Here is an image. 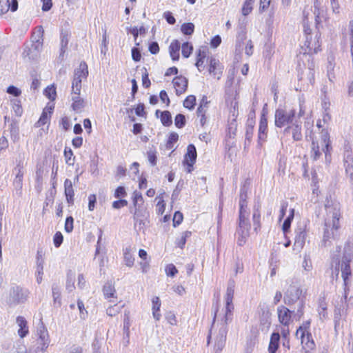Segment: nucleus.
<instances>
[{
	"instance_id": "obj_1",
	"label": "nucleus",
	"mask_w": 353,
	"mask_h": 353,
	"mask_svg": "<svg viewBox=\"0 0 353 353\" xmlns=\"http://www.w3.org/2000/svg\"><path fill=\"white\" fill-rule=\"evenodd\" d=\"M326 215L324 218V233L323 242L325 246L328 245L330 239H335L340 228L341 218V204L337 201L327 199L325 203Z\"/></svg>"
},
{
	"instance_id": "obj_2",
	"label": "nucleus",
	"mask_w": 353,
	"mask_h": 353,
	"mask_svg": "<svg viewBox=\"0 0 353 353\" xmlns=\"http://www.w3.org/2000/svg\"><path fill=\"white\" fill-rule=\"evenodd\" d=\"M314 14L315 16L316 28L319 29V25L325 19V14L324 10L319 8V3L316 1L314 3ZM303 32L305 35V41L304 46L306 47L304 54H313L317 53L321 50L320 37L321 34L319 31L316 33L314 39L312 37V30L309 25L307 23L306 20L303 21Z\"/></svg>"
},
{
	"instance_id": "obj_3",
	"label": "nucleus",
	"mask_w": 353,
	"mask_h": 353,
	"mask_svg": "<svg viewBox=\"0 0 353 353\" xmlns=\"http://www.w3.org/2000/svg\"><path fill=\"white\" fill-rule=\"evenodd\" d=\"M283 301L290 308L296 306V312L293 315V319L296 321H300L304 314L305 305V296L303 294L301 287L290 285L284 292Z\"/></svg>"
},
{
	"instance_id": "obj_4",
	"label": "nucleus",
	"mask_w": 353,
	"mask_h": 353,
	"mask_svg": "<svg viewBox=\"0 0 353 353\" xmlns=\"http://www.w3.org/2000/svg\"><path fill=\"white\" fill-rule=\"evenodd\" d=\"M343 294L334 303V327L336 330L339 325V321L343 315L347 314V310L353 306V296H348L350 292L349 287H343Z\"/></svg>"
},
{
	"instance_id": "obj_5",
	"label": "nucleus",
	"mask_w": 353,
	"mask_h": 353,
	"mask_svg": "<svg viewBox=\"0 0 353 353\" xmlns=\"http://www.w3.org/2000/svg\"><path fill=\"white\" fill-rule=\"evenodd\" d=\"M43 29L42 26H39L36 32L31 37L30 46H26L23 52V56L28 57L30 59H35L39 56L42 48L43 41Z\"/></svg>"
},
{
	"instance_id": "obj_6",
	"label": "nucleus",
	"mask_w": 353,
	"mask_h": 353,
	"mask_svg": "<svg viewBox=\"0 0 353 353\" xmlns=\"http://www.w3.org/2000/svg\"><path fill=\"white\" fill-rule=\"evenodd\" d=\"M296 111L294 108H279L274 113V125L282 129L294 122Z\"/></svg>"
},
{
	"instance_id": "obj_7",
	"label": "nucleus",
	"mask_w": 353,
	"mask_h": 353,
	"mask_svg": "<svg viewBox=\"0 0 353 353\" xmlns=\"http://www.w3.org/2000/svg\"><path fill=\"white\" fill-rule=\"evenodd\" d=\"M351 242H347L344 248V252L341 260V276L343 279V287L348 286L349 276H351L350 262L353 259V252L350 245Z\"/></svg>"
},
{
	"instance_id": "obj_8",
	"label": "nucleus",
	"mask_w": 353,
	"mask_h": 353,
	"mask_svg": "<svg viewBox=\"0 0 353 353\" xmlns=\"http://www.w3.org/2000/svg\"><path fill=\"white\" fill-rule=\"evenodd\" d=\"M29 291L19 285L12 286L9 291L6 303L10 307L23 303L28 299Z\"/></svg>"
},
{
	"instance_id": "obj_9",
	"label": "nucleus",
	"mask_w": 353,
	"mask_h": 353,
	"mask_svg": "<svg viewBox=\"0 0 353 353\" xmlns=\"http://www.w3.org/2000/svg\"><path fill=\"white\" fill-rule=\"evenodd\" d=\"M251 225L249 218L238 219V225L236 229L235 236L236 238V243L239 246H243L250 236Z\"/></svg>"
},
{
	"instance_id": "obj_10",
	"label": "nucleus",
	"mask_w": 353,
	"mask_h": 353,
	"mask_svg": "<svg viewBox=\"0 0 353 353\" xmlns=\"http://www.w3.org/2000/svg\"><path fill=\"white\" fill-rule=\"evenodd\" d=\"M290 137L294 141H301L303 139L302 123L295 120L293 123L285 127L281 133V140L288 139Z\"/></svg>"
},
{
	"instance_id": "obj_11",
	"label": "nucleus",
	"mask_w": 353,
	"mask_h": 353,
	"mask_svg": "<svg viewBox=\"0 0 353 353\" xmlns=\"http://www.w3.org/2000/svg\"><path fill=\"white\" fill-rule=\"evenodd\" d=\"M88 75V65L85 62H81L79 68L74 70V78L72 83V94H80L81 81Z\"/></svg>"
},
{
	"instance_id": "obj_12",
	"label": "nucleus",
	"mask_w": 353,
	"mask_h": 353,
	"mask_svg": "<svg viewBox=\"0 0 353 353\" xmlns=\"http://www.w3.org/2000/svg\"><path fill=\"white\" fill-rule=\"evenodd\" d=\"M234 288H235V282L234 280L230 279L228 281V287H227V291H226V295H225V322L227 323V321L230 320L232 321V310L234 309V307L232 305V300L233 296L234 294Z\"/></svg>"
},
{
	"instance_id": "obj_13",
	"label": "nucleus",
	"mask_w": 353,
	"mask_h": 353,
	"mask_svg": "<svg viewBox=\"0 0 353 353\" xmlns=\"http://www.w3.org/2000/svg\"><path fill=\"white\" fill-rule=\"evenodd\" d=\"M343 165L345 172L349 176L353 185V155L352 148L349 143H345L344 145Z\"/></svg>"
},
{
	"instance_id": "obj_14",
	"label": "nucleus",
	"mask_w": 353,
	"mask_h": 353,
	"mask_svg": "<svg viewBox=\"0 0 353 353\" xmlns=\"http://www.w3.org/2000/svg\"><path fill=\"white\" fill-rule=\"evenodd\" d=\"M296 310H295V307L294 310H290V308L284 306L280 305L277 307V314L279 321L285 327H288L293 319V315L296 314Z\"/></svg>"
},
{
	"instance_id": "obj_15",
	"label": "nucleus",
	"mask_w": 353,
	"mask_h": 353,
	"mask_svg": "<svg viewBox=\"0 0 353 353\" xmlns=\"http://www.w3.org/2000/svg\"><path fill=\"white\" fill-rule=\"evenodd\" d=\"M307 236V232L305 230V225H299L295 230V238L293 245V250L296 253H299L303 248Z\"/></svg>"
},
{
	"instance_id": "obj_16",
	"label": "nucleus",
	"mask_w": 353,
	"mask_h": 353,
	"mask_svg": "<svg viewBox=\"0 0 353 353\" xmlns=\"http://www.w3.org/2000/svg\"><path fill=\"white\" fill-rule=\"evenodd\" d=\"M268 118L267 112L263 109L261 115L259 132H258V141L260 145H262L266 141L268 137Z\"/></svg>"
},
{
	"instance_id": "obj_17",
	"label": "nucleus",
	"mask_w": 353,
	"mask_h": 353,
	"mask_svg": "<svg viewBox=\"0 0 353 353\" xmlns=\"http://www.w3.org/2000/svg\"><path fill=\"white\" fill-rule=\"evenodd\" d=\"M197 157L196 147L193 144H190L187 148V153L185 155L184 163L188 166L187 172L190 173L192 171L193 165L196 162Z\"/></svg>"
},
{
	"instance_id": "obj_18",
	"label": "nucleus",
	"mask_w": 353,
	"mask_h": 353,
	"mask_svg": "<svg viewBox=\"0 0 353 353\" xmlns=\"http://www.w3.org/2000/svg\"><path fill=\"white\" fill-rule=\"evenodd\" d=\"M172 83L176 90V94L179 96L186 91L188 81L183 76H176L173 79Z\"/></svg>"
},
{
	"instance_id": "obj_19",
	"label": "nucleus",
	"mask_w": 353,
	"mask_h": 353,
	"mask_svg": "<svg viewBox=\"0 0 353 353\" xmlns=\"http://www.w3.org/2000/svg\"><path fill=\"white\" fill-rule=\"evenodd\" d=\"M14 171L17 172L15 178L13 181V185L19 194L21 193V189L23 187V166L20 164H18L14 168Z\"/></svg>"
},
{
	"instance_id": "obj_20",
	"label": "nucleus",
	"mask_w": 353,
	"mask_h": 353,
	"mask_svg": "<svg viewBox=\"0 0 353 353\" xmlns=\"http://www.w3.org/2000/svg\"><path fill=\"white\" fill-rule=\"evenodd\" d=\"M52 296L53 298V307L59 308L61 306V285L54 283L52 285Z\"/></svg>"
},
{
	"instance_id": "obj_21",
	"label": "nucleus",
	"mask_w": 353,
	"mask_h": 353,
	"mask_svg": "<svg viewBox=\"0 0 353 353\" xmlns=\"http://www.w3.org/2000/svg\"><path fill=\"white\" fill-rule=\"evenodd\" d=\"M260 205L255 204L253 207V214H252V222L254 226V230L258 233L260 231L261 225V212H260Z\"/></svg>"
},
{
	"instance_id": "obj_22",
	"label": "nucleus",
	"mask_w": 353,
	"mask_h": 353,
	"mask_svg": "<svg viewBox=\"0 0 353 353\" xmlns=\"http://www.w3.org/2000/svg\"><path fill=\"white\" fill-rule=\"evenodd\" d=\"M64 192L66 197L67 202L72 205L74 203V189L71 180L66 179L64 181Z\"/></svg>"
},
{
	"instance_id": "obj_23",
	"label": "nucleus",
	"mask_w": 353,
	"mask_h": 353,
	"mask_svg": "<svg viewBox=\"0 0 353 353\" xmlns=\"http://www.w3.org/2000/svg\"><path fill=\"white\" fill-rule=\"evenodd\" d=\"M70 32L68 30H61L60 34L61 39V48H60V57H63L68 48L69 38Z\"/></svg>"
},
{
	"instance_id": "obj_24",
	"label": "nucleus",
	"mask_w": 353,
	"mask_h": 353,
	"mask_svg": "<svg viewBox=\"0 0 353 353\" xmlns=\"http://www.w3.org/2000/svg\"><path fill=\"white\" fill-rule=\"evenodd\" d=\"M280 339L281 334L279 332H273L271 334L268 346V353H276L279 347Z\"/></svg>"
},
{
	"instance_id": "obj_25",
	"label": "nucleus",
	"mask_w": 353,
	"mask_h": 353,
	"mask_svg": "<svg viewBox=\"0 0 353 353\" xmlns=\"http://www.w3.org/2000/svg\"><path fill=\"white\" fill-rule=\"evenodd\" d=\"M301 343L303 347L307 348V350H313L314 349L316 345L312 339V336L310 332H307V333L303 334V332L301 334Z\"/></svg>"
},
{
	"instance_id": "obj_26",
	"label": "nucleus",
	"mask_w": 353,
	"mask_h": 353,
	"mask_svg": "<svg viewBox=\"0 0 353 353\" xmlns=\"http://www.w3.org/2000/svg\"><path fill=\"white\" fill-rule=\"evenodd\" d=\"M17 323L20 327L18 334L21 338L25 337L28 334V327L27 326V321L23 316H19L17 317Z\"/></svg>"
},
{
	"instance_id": "obj_27",
	"label": "nucleus",
	"mask_w": 353,
	"mask_h": 353,
	"mask_svg": "<svg viewBox=\"0 0 353 353\" xmlns=\"http://www.w3.org/2000/svg\"><path fill=\"white\" fill-rule=\"evenodd\" d=\"M181 43L178 40H174L169 46L170 55L173 61H177L179 59V50Z\"/></svg>"
},
{
	"instance_id": "obj_28",
	"label": "nucleus",
	"mask_w": 353,
	"mask_h": 353,
	"mask_svg": "<svg viewBox=\"0 0 353 353\" xmlns=\"http://www.w3.org/2000/svg\"><path fill=\"white\" fill-rule=\"evenodd\" d=\"M271 313L267 306L263 305L261 307L260 312V323L261 325L270 326L271 324L270 321Z\"/></svg>"
},
{
	"instance_id": "obj_29",
	"label": "nucleus",
	"mask_w": 353,
	"mask_h": 353,
	"mask_svg": "<svg viewBox=\"0 0 353 353\" xmlns=\"http://www.w3.org/2000/svg\"><path fill=\"white\" fill-rule=\"evenodd\" d=\"M152 315L153 317L157 320L159 321L161 319V314L159 312L161 307V301L158 296H154L152 300Z\"/></svg>"
},
{
	"instance_id": "obj_30",
	"label": "nucleus",
	"mask_w": 353,
	"mask_h": 353,
	"mask_svg": "<svg viewBox=\"0 0 353 353\" xmlns=\"http://www.w3.org/2000/svg\"><path fill=\"white\" fill-rule=\"evenodd\" d=\"M103 293L105 299L114 298L116 290L114 285L110 282L105 283L103 287Z\"/></svg>"
},
{
	"instance_id": "obj_31",
	"label": "nucleus",
	"mask_w": 353,
	"mask_h": 353,
	"mask_svg": "<svg viewBox=\"0 0 353 353\" xmlns=\"http://www.w3.org/2000/svg\"><path fill=\"white\" fill-rule=\"evenodd\" d=\"M123 259L125 264L128 267H132L134 265V257L132 253V249L130 247L123 249Z\"/></svg>"
},
{
	"instance_id": "obj_32",
	"label": "nucleus",
	"mask_w": 353,
	"mask_h": 353,
	"mask_svg": "<svg viewBox=\"0 0 353 353\" xmlns=\"http://www.w3.org/2000/svg\"><path fill=\"white\" fill-rule=\"evenodd\" d=\"M43 274V260L39 256V252L37 257V272L36 277L37 281L40 284L42 281V276Z\"/></svg>"
},
{
	"instance_id": "obj_33",
	"label": "nucleus",
	"mask_w": 353,
	"mask_h": 353,
	"mask_svg": "<svg viewBox=\"0 0 353 353\" xmlns=\"http://www.w3.org/2000/svg\"><path fill=\"white\" fill-rule=\"evenodd\" d=\"M231 321L228 320L227 321V323L225 322V317L224 316V323L222 325V326L220 327L219 333L216 336V341H226V336L228 333V327L227 325L228 322H230Z\"/></svg>"
},
{
	"instance_id": "obj_34",
	"label": "nucleus",
	"mask_w": 353,
	"mask_h": 353,
	"mask_svg": "<svg viewBox=\"0 0 353 353\" xmlns=\"http://www.w3.org/2000/svg\"><path fill=\"white\" fill-rule=\"evenodd\" d=\"M321 140L325 143V148L323 149V151L324 152L325 156H327L330 149L331 148V146L330 143V134L325 130H322Z\"/></svg>"
},
{
	"instance_id": "obj_35",
	"label": "nucleus",
	"mask_w": 353,
	"mask_h": 353,
	"mask_svg": "<svg viewBox=\"0 0 353 353\" xmlns=\"http://www.w3.org/2000/svg\"><path fill=\"white\" fill-rule=\"evenodd\" d=\"M318 312L321 320L327 317V303L324 299H320L319 301Z\"/></svg>"
},
{
	"instance_id": "obj_36",
	"label": "nucleus",
	"mask_w": 353,
	"mask_h": 353,
	"mask_svg": "<svg viewBox=\"0 0 353 353\" xmlns=\"http://www.w3.org/2000/svg\"><path fill=\"white\" fill-rule=\"evenodd\" d=\"M9 130L10 132L11 138L15 141L19 138V126L18 123L14 120H11L9 124Z\"/></svg>"
},
{
	"instance_id": "obj_37",
	"label": "nucleus",
	"mask_w": 353,
	"mask_h": 353,
	"mask_svg": "<svg viewBox=\"0 0 353 353\" xmlns=\"http://www.w3.org/2000/svg\"><path fill=\"white\" fill-rule=\"evenodd\" d=\"M281 334L283 339V346L288 350H290V330L288 327H283L281 329Z\"/></svg>"
},
{
	"instance_id": "obj_38",
	"label": "nucleus",
	"mask_w": 353,
	"mask_h": 353,
	"mask_svg": "<svg viewBox=\"0 0 353 353\" xmlns=\"http://www.w3.org/2000/svg\"><path fill=\"white\" fill-rule=\"evenodd\" d=\"M160 119L164 126L168 127L172 124L171 114L168 110L162 111Z\"/></svg>"
},
{
	"instance_id": "obj_39",
	"label": "nucleus",
	"mask_w": 353,
	"mask_h": 353,
	"mask_svg": "<svg viewBox=\"0 0 353 353\" xmlns=\"http://www.w3.org/2000/svg\"><path fill=\"white\" fill-rule=\"evenodd\" d=\"M248 202L247 201H239V219H247L249 218L250 213L247 210Z\"/></svg>"
},
{
	"instance_id": "obj_40",
	"label": "nucleus",
	"mask_w": 353,
	"mask_h": 353,
	"mask_svg": "<svg viewBox=\"0 0 353 353\" xmlns=\"http://www.w3.org/2000/svg\"><path fill=\"white\" fill-rule=\"evenodd\" d=\"M12 109L17 117H21L23 113V108L21 106V101L18 99L10 100Z\"/></svg>"
},
{
	"instance_id": "obj_41",
	"label": "nucleus",
	"mask_w": 353,
	"mask_h": 353,
	"mask_svg": "<svg viewBox=\"0 0 353 353\" xmlns=\"http://www.w3.org/2000/svg\"><path fill=\"white\" fill-rule=\"evenodd\" d=\"M43 94L50 101H54L57 97L56 88L54 85H49L44 90Z\"/></svg>"
},
{
	"instance_id": "obj_42",
	"label": "nucleus",
	"mask_w": 353,
	"mask_h": 353,
	"mask_svg": "<svg viewBox=\"0 0 353 353\" xmlns=\"http://www.w3.org/2000/svg\"><path fill=\"white\" fill-rule=\"evenodd\" d=\"M254 0H245L243 4L241 12L244 16L248 15L253 9Z\"/></svg>"
},
{
	"instance_id": "obj_43",
	"label": "nucleus",
	"mask_w": 353,
	"mask_h": 353,
	"mask_svg": "<svg viewBox=\"0 0 353 353\" xmlns=\"http://www.w3.org/2000/svg\"><path fill=\"white\" fill-rule=\"evenodd\" d=\"M73 152L70 148L65 147L64 149V157L65 163L69 165H72L74 162L75 157H73Z\"/></svg>"
},
{
	"instance_id": "obj_44",
	"label": "nucleus",
	"mask_w": 353,
	"mask_h": 353,
	"mask_svg": "<svg viewBox=\"0 0 353 353\" xmlns=\"http://www.w3.org/2000/svg\"><path fill=\"white\" fill-rule=\"evenodd\" d=\"M196 105V97L194 95L188 96L183 101V106L188 110H193Z\"/></svg>"
},
{
	"instance_id": "obj_45",
	"label": "nucleus",
	"mask_w": 353,
	"mask_h": 353,
	"mask_svg": "<svg viewBox=\"0 0 353 353\" xmlns=\"http://www.w3.org/2000/svg\"><path fill=\"white\" fill-rule=\"evenodd\" d=\"M181 53L183 57L188 58L192 52L193 46L189 42H185L181 46Z\"/></svg>"
},
{
	"instance_id": "obj_46",
	"label": "nucleus",
	"mask_w": 353,
	"mask_h": 353,
	"mask_svg": "<svg viewBox=\"0 0 353 353\" xmlns=\"http://www.w3.org/2000/svg\"><path fill=\"white\" fill-rule=\"evenodd\" d=\"M181 30L185 35H192L194 30V25L192 23H184L181 27Z\"/></svg>"
},
{
	"instance_id": "obj_47",
	"label": "nucleus",
	"mask_w": 353,
	"mask_h": 353,
	"mask_svg": "<svg viewBox=\"0 0 353 353\" xmlns=\"http://www.w3.org/2000/svg\"><path fill=\"white\" fill-rule=\"evenodd\" d=\"M310 325H311V319L304 321L302 323V325H300L298 327V329L296 330V335L298 336V334L299 333H301V334L303 332V334H305V333H307V332H310Z\"/></svg>"
},
{
	"instance_id": "obj_48",
	"label": "nucleus",
	"mask_w": 353,
	"mask_h": 353,
	"mask_svg": "<svg viewBox=\"0 0 353 353\" xmlns=\"http://www.w3.org/2000/svg\"><path fill=\"white\" fill-rule=\"evenodd\" d=\"M191 234L192 232L190 231H185L182 233L181 238L176 242L177 246L183 249L186 243L187 239L190 237Z\"/></svg>"
},
{
	"instance_id": "obj_49",
	"label": "nucleus",
	"mask_w": 353,
	"mask_h": 353,
	"mask_svg": "<svg viewBox=\"0 0 353 353\" xmlns=\"http://www.w3.org/2000/svg\"><path fill=\"white\" fill-rule=\"evenodd\" d=\"M186 119L185 117L183 114H178L174 118V124L176 128H182L185 125Z\"/></svg>"
},
{
	"instance_id": "obj_50",
	"label": "nucleus",
	"mask_w": 353,
	"mask_h": 353,
	"mask_svg": "<svg viewBox=\"0 0 353 353\" xmlns=\"http://www.w3.org/2000/svg\"><path fill=\"white\" fill-rule=\"evenodd\" d=\"M311 153H312V157H313V159L314 160L318 159L320 157V156L321 155V152H320V150H319V143L314 140L312 141Z\"/></svg>"
},
{
	"instance_id": "obj_51",
	"label": "nucleus",
	"mask_w": 353,
	"mask_h": 353,
	"mask_svg": "<svg viewBox=\"0 0 353 353\" xmlns=\"http://www.w3.org/2000/svg\"><path fill=\"white\" fill-rule=\"evenodd\" d=\"M179 139V135L176 132H172L170 134L168 141L166 143L167 149H172Z\"/></svg>"
},
{
	"instance_id": "obj_52",
	"label": "nucleus",
	"mask_w": 353,
	"mask_h": 353,
	"mask_svg": "<svg viewBox=\"0 0 353 353\" xmlns=\"http://www.w3.org/2000/svg\"><path fill=\"white\" fill-rule=\"evenodd\" d=\"M122 307H123V305L119 306L118 305L114 304V305L109 307L106 310V314L108 316H114L120 312Z\"/></svg>"
},
{
	"instance_id": "obj_53",
	"label": "nucleus",
	"mask_w": 353,
	"mask_h": 353,
	"mask_svg": "<svg viewBox=\"0 0 353 353\" xmlns=\"http://www.w3.org/2000/svg\"><path fill=\"white\" fill-rule=\"evenodd\" d=\"M50 115L48 116L47 112L43 111L39 121L36 123L35 126L39 128L46 124L50 121Z\"/></svg>"
},
{
	"instance_id": "obj_54",
	"label": "nucleus",
	"mask_w": 353,
	"mask_h": 353,
	"mask_svg": "<svg viewBox=\"0 0 353 353\" xmlns=\"http://www.w3.org/2000/svg\"><path fill=\"white\" fill-rule=\"evenodd\" d=\"M38 334L40 341L49 340L48 330L43 323L38 330Z\"/></svg>"
},
{
	"instance_id": "obj_55",
	"label": "nucleus",
	"mask_w": 353,
	"mask_h": 353,
	"mask_svg": "<svg viewBox=\"0 0 353 353\" xmlns=\"http://www.w3.org/2000/svg\"><path fill=\"white\" fill-rule=\"evenodd\" d=\"M77 306L79 310L80 318L83 320L85 319L88 316V312L84 307L83 302L81 300L78 299Z\"/></svg>"
},
{
	"instance_id": "obj_56",
	"label": "nucleus",
	"mask_w": 353,
	"mask_h": 353,
	"mask_svg": "<svg viewBox=\"0 0 353 353\" xmlns=\"http://www.w3.org/2000/svg\"><path fill=\"white\" fill-rule=\"evenodd\" d=\"M248 189L245 183L241 187L239 201H247Z\"/></svg>"
},
{
	"instance_id": "obj_57",
	"label": "nucleus",
	"mask_w": 353,
	"mask_h": 353,
	"mask_svg": "<svg viewBox=\"0 0 353 353\" xmlns=\"http://www.w3.org/2000/svg\"><path fill=\"white\" fill-rule=\"evenodd\" d=\"M165 273L168 276L174 277L177 273L178 270L175 265L172 263L168 264L165 269Z\"/></svg>"
},
{
	"instance_id": "obj_58",
	"label": "nucleus",
	"mask_w": 353,
	"mask_h": 353,
	"mask_svg": "<svg viewBox=\"0 0 353 353\" xmlns=\"http://www.w3.org/2000/svg\"><path fill=\"white\" fill-rule=\"evenodd\" d=\"M143 203V198L141 192L134 191L133 192V204L136 207Z\"/></svg>"
},
{
	"instance_id": "obj_59",
	"label": "nucleus",
	"mask_w": 353,
	"mask_h": 353,
	"mask_svg": "<svg viewBox=\"0 0 353 353\" xmlns=\"http://www.w3.org/2000/svg\"><path fill=\"white\" fill-rule=\"evenodd\" d=\"M292 220V214H289L288 216L285 219L282 226V230L285 234L290 231Z\"/></svg>"
},
{
	"instance_id": "obj_60",
	"label": "nucleus",
	"mask_w": 353,
	"mask_h": 353,
	"mask_svg": "<svg viewBox=\"0 0 353 353\" xmlns=\"http://www.w3.org/2000/svg\"><path fill=\"white\" fill-rule=\"evenodd\" d=\"M63 236L60 232H57L53 237L54 245L56 248H59L63 243Z\"/></svg>"
},
{
	"instance_id": "obj_61",
	"label": "nucleus",
	"mask_w": 353,
	"mask_h": 353,
	"mask_svg": "<svg viewBox=\"0 0 353 353\" xmlns=\"http://www.w3.org/2000/svg\"><path fill=\"white\" fill-rule=\"evenodd\" d=\"M84 106L85 102L83 99L72 103V108L75 112H81Z\"/></svg>"
},
{
	"instance_id": "obj_62",
	"label": "nucleus",
	"mask_w": 353,
	"mask_h": 353,
	"mask_svg": "<svg viewBox=\"0 0 353 353\" xmlns=\"http://www.w3.org/2000/svg\"><path fill=\"white\" fill-rule=\"evenodd\" d=\"M74 219L72 216H68L65 223V230L68 233H70L73 230Z\"/></svg>"
},
{
	"instance_id": "obj_63",
	"label": "nucleus",
	"mask_w": 353,
	"mask_h": 353,
	"mask_svg": "<svg viewBox=\"0 0 353 353\" xmlns=\"http://www.w3.org/2000/svg\"><path fill=\"white\" fill-rule=\"evenodd\" d=\"M6 92L9 94L13 95L14 97H16L20 96L21 94V90L14 85L8 86Z\"/></svg>"
},
{
	"instance_id": "obj_64",
	"label": "nucleus",
	"mask_w": 353,
	"mask_h": 353,
	"mask_svg": "<svg viewBox=\"0 0 353 353\" xmlns=\"http://www.w3.org/2000/svg\"><path fill=\"white\" fill-rule=\"evenodd\" d=\"M183 214L180 212L179 211H176L173 217V226L176 227L177 225H180L181 222L183 221Z\"/></svg>"
}]
</instances>
